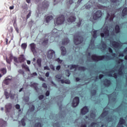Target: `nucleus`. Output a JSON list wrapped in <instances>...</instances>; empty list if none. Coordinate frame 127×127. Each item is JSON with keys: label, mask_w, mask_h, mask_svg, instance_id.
<instances>
[{"label": "nucleus", "mask_w": 127, "mask_h": 127, "mask_svg": "<svg viewBox=\"0 0 127 127\" xmlns=\"http://www.w3.org/2000/svg\"><path fill=\"white\" fill-rule=\"evenodd\" d=\"M55 78L58 82H60V80L62 78V75L57 74L55 76Z\"/></svg>", "instance_id": "obj_28"}, {"label": "nucleus", "mask_w": 127, "mask_h": 127, "mask_svg": "<svg viewBox=\"0 0 127 127\" xmlns=\"http://www.w3.org/2000/svg\"><path fill=\"white\" fill-rule=\"evenodd\" d=\"M90 45H91L92 46H94V45H95V40H91Z\"/></svg>", "instance_id": "obj_47"}, {"label": "nucleus", "mask_w": 127, "mask_h": 127, "mask_svg": "<svg viewBox=\"0 0 127 127\" xmlns=\"http://www.w3.org/2000/svg\"><path fill=\"white\" fill-rule=\"evenodd\" d=\"M55 61H57V62H58L59 64H61L62 62H63V61L62 60H60V58H57L56 59Z\"/></svg>", "instance_id": "obj_43"}, {"label": "nucleus", "mask_w": 127, "mask_h": 127, "mask_svg": "<svg viewBox=\"0 0 127 127\" xmlns=\"http://www.w3.org/2000/svg\"><path fill=\"white\" fill-rule=\"evenodd\" d=\"M79 103H80V98L79 97H75L72 101L71 104L72 107L76 108L79 105Z\"/></svg>", "instance_id": "obj_4"}, {"label": "nucleus", "mask_w": 127, "mask_h": 127, "mask_svg": "<svg viewBox=\"0 0 127 127\" xmlns=\"http://www.w3.org/2000/svg\"><path fill=\"white\" fill-rule=\"evenodd\" d=\"M41 62H42V61L41 60V59L38 58L37 60V65L39 67H41Z\"/></svg>", "instance_id": "obj_32"}, {"label": "nucleus", "mask_w": 127, "mask_h": 127, "mask_svg": "<svg viewBox=\"0 0 127 127\" xmlns=\"http://www.w3.org/2000/svg\"><path fill=\"white\" fill-rule=\"evenodd\" d=\"M69 42H70V40H69V39H68V38H65L63 39L62 44V45H67V44H68Z\"/></svg>", "instance_id": "obj_17"}, {"label": "nucleus", "mask_w": 127, "mask_h": 127, "mask_svg": "<svg viewBox=\"0 0 127 127\" xmlns=\"http://www.w3.org/2000/svg\"><path fill=\"white\" fill-rule=\"evenodd\" d=\"M61 49L62 50V55L64 56L67 53V51L66 50V48L63 46L61 47Z\"/></svg>", "instance_id": "obj_23"}, {"label": "nucleus", "mask_w": 127, "mask_h": 127, "mask_svg": "<svg viewBox=\"0 0 127 127\" xmlns=\"http://www.w3.org/2000/svg\"><path fill=\"white\" fill-rule=\"evenodd\" d=\"M31 87L34 88L35 91H37L38 90V87L37 86V83H34L30 85Z\"/></svg>", "instance_id": "obj_27"}, {"label": "nucleus", "mask_w": 127, "mask_h": 127, "mask_svg": "<svg viewBox=\"0 0 127 127\" xmlns=\"http://www.w3.org/2000/svg\"><path fill=\"white\" fill-rule=\"evenodd\" d=\"M11 81V78H5V80L3 81V83L6 85V86L8 85V84L10 83Z\"/></svg>", "instance_id": "obj_22"}, {"label": "nucleus", "mask_w": 127, "mask_h": 127, "mask_svg": "<svg viewBox=\"0 0 127 127\" xmlns=\"http://www.w3.org/2000/svg\"><path fill=\"white\" fill-rule=\"evenodd\" d=\"M54 127H60V124H59V123H57L54 124Z\"/></svg>", "instance_id": "obj_55"}, {"label": "nucleus", "mask_w": 127, "mask_h": 127, "mask_svg": "<svg viewBox=\"0 0 127 127\" xmlns=\"http://www.w3.org/2000/svg\"><path fill=\"white\" fill-rule=\"evenodd\" d=\"M98 32V31L95 30L93 31V37L94 38H97V33Z\"/></svg>", "instance_id": "obj_40"}, {"label": "nucleus", "mask_w": 127, "mask_h": 127, "mask_svg": "<svg viewBox=\"0 0 127 127\" xmlns=\"http://www.w3.org/2000/svg\"><path fill=\"white\" fill-rule=\"evenodd\" d=\"M84 38H83V36H79V35H75L74 36L73 42L75 45L81 44Z\"/></svg>", "instance_id": "obj_2"}, {"label": "nucleus", "mask_w": 127, "mask_h": 127, "mask_svg": "<svg viewBox=\"0 0 127 127\" xmlns=\"http://www.w3.org/2000/svg\"><path fill=\"white\" fill-rule=\"evenodd\" d=\"M56 33H57V29H54V30H53L52 32V34H53V35H55V34H56Z\"/></svg>", "instance_id": "obj_49"}, {"label": "nucleus", "mask_w": 127, "mask_h": 127, "mask_svg": "<svg viewBox=\"0 0 127 127\" xmlns=\"http://www.w3.org/2000/svg\"><path fill=\"white\" fill-rule=\"evenodd\" d=\"M96 94H97V90H93L91 92V94L92 95V96H95Z\"/></svg>", "instance_id": "obj_51"}, {"label": "nucleus", "mask_w": 127, "mask_h": 127, "mask_svg": "<svg viewBox=\"0 0 127 127\" xmlns=\"http://www.w3.org/2000/svg\"><path fill=\"white\" fill-rule=\"evenodd\" d=\"M30 47L31 51L33 52V53H36V50L35 49L36 47V45L34 43H31L30 44Z\"/></svg>", "instance_id": "obj_13"}, {"label": "nucleus", "mask_w": 127, "mask_h": 127, "mask_svg": "<svg viewBox=\"0 0 127 127\" xmlns=\"http://www.w3.org/2000/svg\"><path fill=\"white\" fill-rule=\"evenodd\" d=\"M60 69H61V65H58L56 67V70H57L58 71H59V70H60Z\"/></svg>", "instance_id": "obj_64"}, {"label": "nucleus", "mask_w": 127, "mask_h": 127, "mask_svg": "<svg viewBox=\"0 0 127 127\" xmlns=\"http://www.w3.org/2000/svg\"><path fill=\"white\" fill-rule=\"evenodd\" d=\"M43 44H44L45 45H47V43H48V39H45L42 43Z\"/></svg>", "instance_id": "obj_48"}, {"label": "nucleus", "mask_w": 127, "mask_h": 127, "mask_svg": "<svg viewBox=\"0 0 127 127\" xmlns=\"http://www.w3.org/2000/svg\"><path fill=\"white\" fill-rule=\"evenodd\" d=\"M125 67V65L123 64L121 65L120 68L118 70V74L120 76H122L124 74V72H123V68Z\"/></svg>", "instance_id": "obj_18"}, {"label": "nucleus", "mask_w": 127, "mask_h": 127, "mask_svg": "<svg viewBox=\"0 0 127 127\" xmlns=\"http://www.w3.org/2000/svg\"><path fill=\"white\" fill-rule=\"evenodd\" d=\"M19 63H23L25 61V58H24V56L23 55H21L18 58Z\"/></svg>", "instance_id": "obj_19"}, {"label": "nucleus", "mask_w": 127, "mask_h": 127, "mask_svg": "<svg viewBox=\"0 0 127 127\" xmlns=\"http://www.w3.org/2000/svg\"><path fill=\"white\" fill-rule=\"evenodd\" d=\"M124 62V60L123 59H120L118 61H117V63L118 64H121V63H123Z\"/></svg>", "instance_id": "obj_54"}, {"label": "nucleus", "mask_w": 127, "mask_h": 127, "mask_svg": "<svg viewBox=\"0 0 127 127\" xmlns=\"http://www.w3.org/2000/svg\"><path fill=\"white\" fill-rule=\"evenodd\" d=\"M115 32L116 33H120L121 32V28L119 25H116L115 26Z\"/></svg>", "instance_id": "obj_26"}, {"label": "nucleus", "mask_w": 127, "mask_h": 127, "mask_svg": "<svg viewBox=\"0 0 127 127\" xmlns=\"http://www.w3.org/2000/svg\"><path fill=\"white\" fill-rule=\"evenodd\" d=\"M78 67H79L78 65H76V64H71L70 65V69H77V68H78Z\"/></svg>", "instance_id": "obj_36"}, {"label": "nucleus", "mask_w": 127, "mask_h": 127, "mask_svg": "<svg viewBox=\"0 0 127 127\" xmlns=\"http://www.w3.org/2000/svg\"><path fill=\"white\" fill-rule=\"evenodd\" d=\"M100 35L102 38L105 37V35L106 36V37H109V36H110V31L109 29H106L105 30H104V33H101L100 34Z\"/></svg>", "instance_id": "obj_8"}, {"label": "nucleus", "mask_w": 127, "mask_h": 127, "mask_svg": "<svg viewBox=\"0 0 127 127\" xmlns=\"http://www.w3.org/2000/svg\"><path fill=\"white\" fill-rule=\"evenodd\" d=\"M38 98H39V100H43V99L44 98V95H41L39 96Z\"/></svg>", "instance_id": "obj_57"}, {"label": "nucleus", "mask_w": 127, "mask_h": 127, "mask_svg": "<svg viewBox=\"0 0 127 127\" xmlns=\"http://www.w3.org/2000/svg\"><path fill=\"white\" fill-rule=\"evenodd\" d=\"M105 110L106 108H104L103 109V112L100 116L101 118H105V117H107V116H108V114H109V111H105Z\"/></svg>", "instance_id": "obj_16"}, {"label": "nucleus", "mask_w": 127, "mask_h": 127, "mask_svg": "<svg viewBox=\"0 0 127 127\" xmlns=\"http://www.w3.org/2000/svg\"><path fill=\"white\" fill-rule=\"evenodd\" d=\"M96 125H97V123H96V122H92L90 124V126H89V127H96Z\"/></svg>", "instance_id": "obj_46"}, {"label": "nucleus", "mask_w": 127, "mask_h": 127, "mask_svg": "<svg viewBox=\"0 0 127 127\" xmlns=\"http://www.w3.org/2000/svg\"><path fill=\"white\" fill-rule=\"evenodd\" d=\"M6 61L8 64H10L11 63L12 61H11L9 59H6Z\"/></svg>", "instance_id": "obj_60"}, {"label": "nucleus", "mask_w": 127, "mask_h": 127, "mask_svg": "<svg viewBox=\"0 0 127 127\" xmlns=\"http://www.w3.org/2000/svg\"><path fill=\"white\" fill-rule=\"evenodd\" d=\"M0 122L1 123V124H0V125H1V126L2 127H3V126H5L6 125V122H5L3 120H0Z\"/></svg>", "instance_id": "obj_38"}, {"label": "nucleus", "mask_w": 127, "mask_h": 127, "mask_svg": "<svg viewBox=\"0 0 127 127\" xmlns=\"http://www.w3.org/2000/svg\"><path fill=\"white\" fill-rule=\"evenodd\" d=\"M47 57L48 59H52L53 57H55V52L53 50H49L47 53Z\"/></svg>", "instance_id": "obj_6"}, {"label": "nucleus", "mask_w": 127, "mask_h": 127, "mask_svg": "<svg viewBox=\"0 0 127 127\" xmlns=\"http://www.w3.org/2000/svg\"><path fill=\"white\" fill-rule=\"evenodd\" d=\"M108 76L109 77H114L115 79H117V78H118V73H115L113 74V75L112 74V73H108Z\"/></svg>", "instance_id": "obj_31"}, {"label": "nucleus", "mask_w": 127, "mask_h": 127, "mask_svg": "<svg viewBox=\"0 0 127 127\" xmlns=\"http://www.w3.org/2000/svg\"><path fill=\"white\" fill-rule=\"evenodd\" d=\"M34 110H35V107H34V105H32L30 108V112H34Z\"/></svg>", "instance_id": "obj_45"}, {"label": "nucleus", "mask_w": 127, "mask_h": 127, "mask_svg": "<svg viewBox=\"0 0 127 127\" xmlns=\"http://www.w3.org/2000/svg\"><path fill=\"white\" fill-rule=\"evenodd\" d=\"M4 95L5 96L6 99H8L9 97H10L11 99H13V98H14V95H12L11 94L8 93L7 91H4Z\"/></svg>", "instance_id": "obj_15"}, {"label": "nucleus", "mask_w": 127, "mask_h": 127, "mask_svg": "<svg viewBox=\"0 0 127 127\" xmlns=\"http://www.w3.org/2000/svg\"><path fill=\"white\" fill-rule=\"evenodd\" d=\"M0 72L3 76V75L6 74L7 70H6V68H1L0 69Z\"/></svg>", "instance_id": "obj_25"}, {"label": "nucleus", "mask_w": 127, "mask_h": 127, "mask_svg": "<svg viewBox=\"0 0 127 127\" xmlns=\"http://www.w3.org/2000/svg\"><path fill=\"white\" fill-rule=\"evenodd\" d=\"M64 21H65V16L64 15H61L57 18L56 22L55 21V23H56L57 25H60V24H63Z\"/></svg>", "instance_id": "obj_3"}, {"label": "nucleus", "mask_w": 127, "mask_h": 127, "mask_svg": "<svg viewBox=\"0 0 127 127\" xmlns=\"http://www.w3.org/2000/svg\"><path fill=\"white\" fill-rule=\"evenodd\" d=\"M42 87L43 88H44L45 89H47V85H46V83H43L42 84Z\"/></svg>", "instance_id": "obj_58"}, {"label": "nucleus", "mask_w": 127, "mask_h": 127, "mask_svg": "<svg viewBox=\"0 0 127 127\" xmlns=\"http://www.w3.org/2000/svg\"><path fill=\"white\" fill-rule=\"evenodd\" d=\"M112 84V82L111 80L106 78L104 81H103V85L105 86V87H110L111 86V84Z\"/></svg>", "instance_id": "obj_10"}, {"label": "nucleus", "mask_w": 127, "mask_h": 127, "mask_svg": "<svg viewBox=\"0 0 127 127\" xmlns=\"http://www.w3.org/2000/svg\"><path fill=\"white\" fill-rule=\"evenodd\" d=\"M77 68L79 71H86V67L85 66H78Z\"/></svg>", "instance_id": "obj_37"}, {"label": "nucleus", "mask_w": 127, "mask_h": 127, "mask_svg": "<svg viewBox=\"0 0 127 127\" xmlns=\"http://www.w3.org/2000/svg\"><path fill=\"white\" fill-rule=\"evenodd\" d=\"M106 121L108 123H111L113 121V116H110L106 118Z\"/></svg>", "instance_id": "obj_34"}, {"label": "nucleus", "mask_w": 127, "mask_h": 127, "mask_svg": "<svg viewBox=\"0 0 127 127\" xmlns=\"http://www.w3.org/2000/svg\"><path fill=\"white\" fill-rule=\"evenodd\" d=\"M102 11L98 10L96 11L93 15V18L94 20H97V19H99L102 16Z\"/></svg>", "instance_id": "obj_5"}, {"label": "nucleus", "mask_w": 127, "mask_h": 127, "mask_svg": "<svg viewBox=\"0 0 127 127\" xmlns=\"http://www.w3.org/2000/svg\"><path fill=\"white\" fill-rule=\"evenodd\" d=\"M15 108L16 110H19L20 109V105H19V104H16L15 105Z\"/></svg>", "instance_id": "obj_59"}, {"label": "nucleus", "mask_w": 127, "mask_h": 127, "mask_svg": "<svg viewBox=\"0 0 127 127\" xmlns=\"http://www.w3.org/2000/svg\"><path fill=\"white\" fill-rule=\"evenodd\" d=\"M14 58V57L12 56V55H10V56L9 57V59L12 61V59Z\"/></svg>", "instance_id": "obj_62"}, {"label": "nucleus", "mask_w": 127, "mask_h": 127, "mask_svg": "<svg viewBox=\"0 0 127 127\" xmlns=\"http://www.w3.org/2000/svg\"><path fill=\"white\" fill-rule=\"evenodd\" d=\"M22 68L25 69L26 71H29V67H28V66L25 64H22Z\"/></svg>", "instance_id": "obj_30"}, {"label": "nucleus", "mask_w": 127, "mask_h": 127, "mask_svg": "<svg viewBox=\"0 0 127 127\" xmlns=\"http://www.w3.org/2000/svg\"><path fill=\"white\" fill-rule=\"evenodd\" d=\"M108 50L110 53H112L113 56H116V53H113V49L112 48H109Z\"/></svg>", "instance_id": "obj_41"}, {"label": "nucleus", "mask_w": 127, "mask_h": 127, "mask_svg": "<svg viewBox=\"0 0 127 127\" xmlns=\"http://www.w3.org/2000/svg\"><path fill=\"white\" fill-rule=\"evenodd\" d=\"M91 59L94 62L102 61L103 59H110L109 56H97V55H92Z\"/></svg>", "instance_id": "obj_1"}, {"label": "nucleus", "mask_w": 127, "mask_h": 127, "mask_svg": "<svg viewBox=\"0 0 127 127\" xmlns=\"http://www.w3.org/2000/svg\"><path fill=\"white\" fill-rule=\"evenodd\" d=\"M43 6L44 8H48V6H49V2L47 0H44L43 3Z\"/></svg>", "instance_id": "obj_21"}, {"label": "nucleus", "mask_w": 127, "mask_h": 127, "mask_svg": "<svg viewBox=\"0 0 127 127\" xmlns=\"http://www.w3.org/2000/svg\"><path fill=\"white\" fill-rule=\"evenodd\" d=\"M89 112V109L88 107L85 106L81 110V115H86L87 113Z\"/></svg>", "instance_id": "obj_12"}, {"label": "nucleus", "mask_w": 127, "mask_h": 127, "mask_svg": "<svg viewBox=\"0 0 127 127\" xmlns=\"http://www.w3.org/2000/svg\"><path fill=\"white\" fill-rule=\"evenodd\" d=\"M53 19V16H48L46 18V23H48L50 21V20H52Z\"/></svg>", "instance_id": "obj_29"}, {"label": "nucleus", "mask_w": 127, "mask_h": 127, "mask_svg": "<svg viewBox=\"0 0 127 127\" xmlns=\"http://www.w3.org/2000/svg\"><path fill=\"white\" fill-rule=\"evenodd\" d=\"M20 123H21L22 126L23 127H25V126L26 125V124L25 123V120L24 119V118L22 119L21 122H19V124H20Z\"/></svg>", "instance_id": "obj_33"}, {"label": "nucleus", "mask_w": 127, "mask_h": 127, "mask_svg": "<svg viewBox=\"0 0 127 127\" xmlns=\"http://www.w3.org/2000/svg\"><path fill=\"white\" fill-rule=\"evenodd\" d=\"M115 18V13H112L111 15L108 13L107 16L106 17V20H109V21H113L114 20V18Z\"/></svg>", "instance_id": "obj_7"}, {"label": "nucleus", "mask_w": 127, "mask_h": 127, "mask_svg": "<svg viewBox=\"0 0 127 127\" xmlns=\"http://www.w3.org/2000/svg\"><path fill=\"white\" fill-rule=\"evenodd\" d=\"M126 124V120L123 117L120 118L118 127H124L123 125Z\"/></svg>", "instance_id": "obj_9"}, {"label": "nucleus", "mask_w": 127, "mask_h": 127, "mask_svg": "<svg viewBox=\"0 0 127 127\" xmlns=\"http://www.w3.org/2000/svg\"><path fill=\"white\" fill-rule=\"evenodd\" d=\"M117 1H119V0H111V2H112V3H117Z\"/></svg>", "instance_id": "obj_63"}, {"label": "nucleus", "mask_w": 127, "mask_h": 127, "mask_svg": "<svg viewBox=\"0 0 127 127\" xmlns=\"http://www.w3.org/2000/svg\"><path fill=\"white\" fill-rule=\"evenodd\" d=\"M34 127H42V124L39 122L35 124Z\"/></svg>", "instance_id": "obj_39"}, {"label": "nucleus", "mask_w": 127, "mask_h": 127, "mask_svg": "<svg viewBox=\"0 0 127 127\" xmlns=\"http://www.w3.org/2000/svg\"><path fill=\"white\" fill-rule=\"evenodd\" d=\"M71 82L69 80V79H65L64 80V83L65 84H70Z\"/></svg>", "instance_id": "obj_56"}, {"label": "nucleus", "mask_w": 127, "mask_h": 127, "mask_svg": "<svg viewBox=\"0 0 127 127\" xmlns=\"http://www.w3.org/2000/svg\"><path fill=\"white\" fill-rule=\"evenodd\" d=\"M50 67L51 69H52V70H53V71H55V67L54 66V65H53V64H51L50 65Z\"/></svg>", "instance_id": "obj_53"}, {"label": "nucleus", "mask_w": 127, "mask_h": 127, "mask_svg": "<svg viewBox=\"0 0 127 127\" xmlns=\"http://www.w3.org/2000/svg\"><path fill=\"white\" fill-rule=\"evenodd\" d=\"M30 16H31V11H30L29 13L27 14L26 16V19H28Z\"/></svg>", "instance_id": "obj_52"}, {"label": "nucleus", "mask_w": 127, "mask_h": 127, "mask_svg": "<svg viewBox=\"0 0 127 127\" xmlns=\"http://www.w3.org/2000/svg\"><path fill=\"white\" fill-rule=\"evenodd\" d=\"M50 95V91L49 90H47L46 92V97H48Z\"/></svg>", "instance_id": "obj_61"}, {"label": "nucleus", "mask_w": 127, "mask_h": 127, "mask_svg": "<svg viewBox=\"0 0 127 127\" xmlns=\"http://www.w3.org/2000/svg\"><path fill=\"white\" fill-rule=\"evenodd\" d=\"M76 20V18L74 16H70L67 19L68 22H74Z\"/></svg>", "instance_id": "obj_24"}, {"label": "nucleus", "mask_w": 127, "mask_h": 127, "mask_svg": "<svg viewBox=\"0 0 127 127\" xmlns=\"http://www.w3.org/2000/svg\"><path fill=\"white\" fill-rule=\"evenodd\" d=\"M102 48L106 49V48H107V44H106L104 42H102Z\"/></svg>", "instance_id": "obj_42"}, {"label": "nucleus", "mask_w": 127, "mask_h": 127, "mask_svg": "<svg viewBox=\"0 0 127 127\" xmlns=\"http://www.w3.org/2000/svg\"><path fill=\"white\" fill-rule=\"evenodd\" d=\"M13 60L15 63H19V61L17 59V58L14 57Z\"/></svg>", "instance_id": "obj_50"}, {"label": "nucleus", "mask_w": 127, "mask_h": 127, "mask_svg": "<svg viewBox=\"0 0 127 127\" xmlns=\"http://www.w3.org/2000/svg\"><path fill=\"white\" fill-rule=\"evenodd\" d=\"M21 47L23 50H25L27 47V44L26 43H23L21 44Z\"/></svg>", "instance_id": "obj_35"}, {"label": "nucleus", "mask_w": 127, "mask_h": 127, "mask_svg": "<svg viewBox=\"0 0 127 127\" xmlns=\"http://www.w3.org/2000/svg\"><path fill=\"white\" fill-rule=\"evenodd\" d=\"M127 15V7H125L122 10V16L123 17H125Z\"/></svg>", "instance_id": "obj_20"}, {"label": "nucleus", "mask_w": 127, "mask_h": 127, "mask_svg": "<svg viewBox=\"0 0 127 127\" xmlns=\"http://www.w3.org/2000/svg\"><path fill=\"white\" fill-rule=\"evenodd\" d=\"M12 108V105L11 103H8L5 106V112L6 113H9L10 110Z\"/></svg>", "instance_id": "obj_11"}, {"label": "nucleus", "mask_w": 127, "mask_h": 127, "mask_svg": "<svg viewBox=\"0 0 127 127\" xmlns=\"http://www.w3.org/2000/svg\"><path fill=\"white\" fill-rule=\"evenodd\" d=\"M111 44L114 48L118 49L119 47H120V43H119L118 42L113 41L111 42Z\"/></svg>", "instance_id": "obj_14"}, {"label": "nucleus", "mask_w": 127, "mask_h": 127, "mask_svg": "<svg viewBox=\"0 0 127 127\" xmlns=\"http://www.w3.org/2000/svg\"><path fill=\"white\" fill-rule=\"evenodd\" d=\"M90 118L91 119H95V118H96V114L94 113H91L90 114Z\"/></svg>", "instance_id": "obj_44"}]
</instances>
